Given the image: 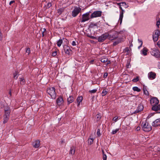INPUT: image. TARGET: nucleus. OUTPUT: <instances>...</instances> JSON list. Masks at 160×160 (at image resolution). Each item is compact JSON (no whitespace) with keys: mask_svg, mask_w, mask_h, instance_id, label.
<instances>
[{"mask_svg":"<svg viewBox=\"0 0 160 160\" xmlns=\"http://www.w3.org/2000/svg\"><path fill=\"white\" fill-rule=\"evenodd\" d=\"M42 36H44V34L43 32H42Z\"/></svg>","mask_w":160,"mask_h":160,"instance_id":"obj_61","label":"nucleus"},{"mask_svg":"<svg viewBox=\"0 0 160 160\" xmlns=\"http://www.w3.org/2000/svg\"><path fill=\"white\" fill-rule=\"evenodd\" d=\"M139 80V79L138 77H137L135 78H134L132 81L133 82H136L137 81H138Z\"/></svg>","mask_w":160,"mask_h":160,"instance_id":"obj_41","label":"nucleus"},{"mask_svg":"<svg viewBox=\"0 0 160 160\" xmlns=\"http://www.w3.org/2000/svg\"><path fill=\"white\" fill-rule=\"evenodd\" d=\"M95 38V37H93V39H94V38Z\"/></svg>","mask_w":160,"mask_h":160,"instance_id":"obj_64","label":"nucleus"},{"mask_svg":"<svg viewBox=\"0 0 160 160\" xmlns=\"http://www.w3.org/2000/svg\"><path fill=\"white\" fill-rule=\"evenodd\" d=\"M0 107L1 108H3L4 107V106L2 105L1 106H0Z\"/></svg>","mask_w":160,"mask_h":160,"instance_id":"obj_59","label":"nucleus"},{"mask_svg":"<svg viewBox=\"0 0 160 160\" xmlns=\"http://www.w3.org/2000/svg\"><path fill=\"white\" fill-rule=\"evenodd\" d=\"M57 55V52L56 51L53 52L52 54V56L53 57Z\"/></svg>","mask_w":160,"mask_h":160,"instance_id":"obj_48","label":"nucleus"},{"mask_svg":"<svg viewBox=\"0 0 160 160\" xmlns=\"http://www.w3.org/2000/svg\"><path fill=\"white\" fill-rule=\"evenodd\" d=\"M97 24L96 23H92L90 25V28H93L94 26H96Z\"/></svg>","mask_w":160,"mask_h":160,"instance_id":"obj_40","label":"nucleus"},{"mask_svg":"<svg viewBox=\"0 0 160 160\" xmlns=\"http://www.w3.org/2000/svg\"><path fill=\"white\" fill-rule=\"evenodd\" d=\"M157 45L159 47H160V43H159V42H157Z\"/></svg>","mask_w":160,"mask_h":160,"instance_id":"obj_55","label":"nucleus"},{"mask_svg":"<svg viewBox=\"0 0 160 160\" xmlns=\"http://www.w3.org/2000/svg\"><path fill=\"white\" fill-rule=\"evenodd\" d=\"M97 91V89H93L92 90H90L89 91V92L90 93H95Z\"/></svg>","mask_w":160,"mask_h":160,"instance_id":"obj_43","label":"nucleus"},{"mask_svg":"<svg viewBox=\"0 0 160 160\" xmlns=\"http://www.w3.org/2000/svg\"><path fill=\"white\" fill-rule=\"evenodd\" d=\"M107 64H108L109 63H110V61H107Z\"/></svg>","mask_w":160,"mask_h":160,"instance_id":"obj_57","label":"nucleus"},{"mask_svg":"<svg viewBox=\"0 0 160 160\" xmlns=\"http://www.w3.org/2000/svg\"><path fill=\"white\" fill-rule=\"evenodd\" d=\"M64 9L63 8H60L58 10V13L59 15H60L63 11Z\"/></svg>","mask_w":160,"mask_h":160,"instance_id":"obj_32","label":"nucleus"},{"mask_svg":"<svg viewBox=\"0 0 160 160\" xmlns=\"http://www.w3.org/2000/svg\"><path fill=\"white\" fill-rule=\"evenodd\" d=\"M96 118L97 121H99L101 118V115L100 114H98L96 115Z\"/></svg>","mask_w":160,"mask_h":160,"instance_id":"obj_42","label":"nucleus"},{"mask_svg":"<svg viewBox=\"0 0 160 160\" xmlns=\"http://www.w3.org/2000/svg\"><path fill=\"white\" fill-rule=\"evenodd\" d=\"M93 141V138H90L88 139V142L89 144L91 145L92 144Z\"/></svg>","mask_w":160,"mask_h":160,"instance_id":"obj_29","label":"nucleus"},{"mask_svg":"<svg viewBox=\"0 0 160 160\" xmlns=\"http://www.w3.org/2000/svg\"><path fill=\"white\" fill-rule=\"evenodd\" d=\"M63 48L65 53L68 55H69L70 52L71 51L69 47L67 45H65L63 46Z\"/></svg>","mask_w":160,"mask_h":160,"instance_id":"obj_15","label":"nucleus"},{"mask_svg":"<svg viewBox=\"0 0 160 160\" xmlns=\"http://www.w3.org/2000/svg\"><path fill=\"white\" fill-rule=\"evenodd\" d=\"M68 103H70L74 101L73 98L72 96H69L67 99Z\"/></svg>","mask_w":160,"mask_h":160,"instance_id":"obj_20","label":"nucleus"},{"mask_svg":"<svg viewBox=\"0 0 160 160\" xmlns=\"http://www.w3.org/2000/svg\"><path fill=\"white\" fill-rule=\"evenodd\" d=\"M107 61L108 59L106 58H102L101 60V61L103 63L106 62Z\"/></svg>","mask_w":160,"mask_h":160,"instance_id":"obj_36","label":"nucleus"},{"mask_svg":"<svg viewBox=\"0 0 160 160\" xmlns=\"http://www.w3.org/2000/svg\"><path fill=\"white\" fill-rule=\"evenodd\" d=\"M63 102V99L62 97H59L57 100V102L58 105H61Z\"/></svg>","mask_w":160,"mask_h":160,"instance_id":"obj_19","label":"nucleus"},{"mask_svg":"<svg viewBox=\"0 0 160 160\" xmlns=\"http://www.w3.org/2000/svg\"><path fill=\"white\" fill-rule=\"evenodd\" d=\"M159 36L156 35V36L154 34L153 36V38L154 41H156L158 40Z\"/></svg>","mask_w":160,"mask_h":160,"instance_id":"obj_30","label":"nucleus"},{"mask_svg":"<svg viewBox=\"0 0 160 160\" xmlns=\"http://www.w3.org/2000/svg\"><path fill=\"white\" fill-rule=\"evenodd\" d=\"M156 25L158 28H159V26L160 25V18H156Z\"/></svg>","mask_w":160,"mask_h":160,"instance_id":"obj_25","label":"nucleus"},{"mask_svg":"<svg viewBox=\"0 0 160 160\" xmlns=\"http://www.w3.org/2000/svg\"><path fill=\"white\" fill-rule=\"evenodd\" d=\"M118 118V116H116L113 118V120L116 122L117 121Z\"/></svg>","mask_w":160,"mask_h":160,"instance_id":"obj_45","label":"nucleus"},{"mask_svg":"<svg viewBox=\"0 0 160 160\" xmlns=\"http://www.w3.org/2000/svg\"><path fill=\"white\" fill-rule=\"evenodd\" d=\"M15 2V1H11L9 2V5H11L12 3H14Z\"/></svg>","mask_w":160,"mask_h":160,"instance_id":"obj_52","label":"nucleus"},{"mask_svg":"<svg viewBox=\"0 0 160 160\" xmlns=\"http://www.w3.org/2000/svg\"><path fill=\"white\" fill-rule=\"evenodd\" d=\"M26 52L27 53H28V54L30 53V49L29 48H27L26 49Z\"/></svg>","mask_w":160,"mask_h":160,"instance_id":"obj_46","label":"nucleus"},{"mask_svg":"<svg viewBox=\"0 0 160 160\" xmlns=\"http://www.w3.org/2000/svg\"><path fill=\"white\" fill-rule=\"evenodd\" d=\"M155 34L156 36V35L159 36L160 34V31L158 30H156L155 32Z\"/></svg>","mask_w":160,"mask_h":160,"instance_id":"obj_38","label":"nucleus"},{"mask_svg":"<svg viewBox=\"0 0 160 160\" xmlns=\"http://www.w3.org/2000/svg\"><path fill=\"white\" fill-rule=\"evenodd\" d=\"M81 9L80 7H75L72 12V15L73 17H76L81 12Z\"/></svg>","mask_w":160,"mask_h":160,"instance_id":"obj_5","label":"nucleus"},{"mask_svg":"<svg viewBox=\"0 0 160 160\" xmlns=\"http://www.w3.org/2000/svg\"><path fill=\"white\" fill-rule=\"evenodd\" d=\"M143 92L144 93L147 95H149V92H148V91L146 90V88H143Z\"/></svg>","mask_w":160,"mask_h":160,"instance_id":"obj_37","label":"nucleus"},{"mask_svg":"<svg viewBox=\"0 0 160 160\" xmlns=\"http://www.w3.org/2000/svg\"><path fill=\"white\" fill-rule=\"evenodd\" d=\"M156 73L153 72H150L148 74V77L150 80H153L156 78Z\"/></svg>","mask_w":160,"mask_h":160,"instance_id":"obj_10","label":"nucleus"},{"mask_svg":"<svg viewBox=\"0 0 160 160\" xmlns=\"http://www.w3.org/2000/svg\"><path fill=\"white\" fill-rule=\"evenodd\" d=\"M94 60H92L90 61V63L91 64H93V62H94Z\"/></svg>","mask_w":160,"mask_h":160,"instance_id":"obj_53","label":"nucleus"},{"mask_svg":"<svg viewBox=\"0 0 160 160\" xmlns=\"http://www.w3.org/2000/svg\"><path fill=\"white\" fill-rule=\"evenodd\" d=\"M138 110L137 112H139L142 110L143 109V107L142 105H140L138 107Z\"/></svg>","mask_w":160,"mask_h":160,"instance_id":"obj_39","label":"nucleus"},{"mask_svg":"<svg viewBox=\"0 0 160 160\" xmlns=\"http://www.w3.org/2000/svg\"><path fill=\"white\" fill-rule=\"evenodd\" d=\"M109 36V34L105 33L101 35L98 38V41L99 42L104 41Z\"/></svg>","mask_w":160,"mask_h":160,"instance_id":"obj_8","label":"nucleus"},{"mask_svg":"<svg viewBox=\"0 0 160 160\" xmlns=\"http://www.w3.org/2000/svg\"><path fill=\"white\" fill-rule=\"evenodd\" d=\"M49 4H50V6H51V3H49Z\"/></svg>","mask_w":160,"mask_h":160,"instance_id":"obj_63","label":"nucleus"},{"mask_svg":"<svg viewBox=\"0 0 160 160\" xmlns=\"http://www.w3.org/2000/svg\"><path fill=\"white\" fill-rule=\"evenodd\" d=\"M152 110L155 111L157 113H160V104H158L152 106Z\"/></svg>","mask_w":160,"mask_h":160,"instance_id":"obj_11","label":"nucleus"},{"mask_svg":"<svg viewBox=\"0 0 160 160\" xmlns=\"http://www.w3.org/2000/svg\"><path fill=\"white\" fill-rule=\"evenodd\" d=\"M40 141L39 140H36L33 143V145L35 148H38L40 146Z\"/></svg>","mask_w":160,"mask_h":160,"instance_id":"obj_18","label":"nucleus"},{"mask_svg":"<svg viewBox=\"0 0 160 160\" xmlns=\"http://www.w3.org/2000/svg\"><path fill=\"white\" fill-rule=\"evenodd\" d=\"M132 89L134 91L138 92H139L141 91L140 89L137 87H133L132 88Z\"/></svg>","mask_w":160,"mask_h":160,"instance_id":"obj_26","label":"nucleus"},{"mask_svg":"<svg viewBox=\"0 0 160 160\" xmlns=\"http://www.w3.org/2000/svg\"><path fill=\"white\" fill-rule=\"evenodd\" d=\"M107 75H108L107 73H106V74H104V76H103L104 78H106L107 77Z\"/></svg>","mask_w":160,"mask_h":160,"instance_id":"obj_54","label":"nucleus"},{"mask_svg":"<svg viewBox=\"0 0 160 160\" xmlns=\"http://www.w3.org/2000/svg\"><path fill=\"white\" fill-rule=\"evenodd\" d=\"M111 32L112 34H109V36L108 37L109 39L111 40L116 39L118 37V33L114 31H112Z\"/></svg>","mask_w":160,"mask_h":160,"instance_id":"obj_4","label":"nucleus"},{"mask_svg":"<svg viewBox=\"0 0 160 160\" xmlns=\"http://www.w3.org/2000/svg\"><path fill=\"white\" fill-rule=\"evenodd\" d=\"M62 43V40L60 39L57 42V46L60 47L61 46Z\"/></svg>","mask_w":160,"mask_h":160,"instance_id":"obj_27","label":"nucleus"},{"mask_svg":"<svg viewBox=\"0 0 160 160\" xmlns=\"http://www.w3.org/2000/svg\"><path fill=\"white\" fill-rule=\"evenodd\" d=\"M2 33H1V31H0V40H1L2 39Z\"/></svg>","mask_w":160,"mask_h":160,"instance_id":"obj_49","label":"nucleus"},{"mask_svg":"<svg viewBox=\"0 0 160 160\" xmlns=\"http://www.w3.org/2000/svg\"><path fill=\"white\" fill-rule=\"evenodd\" d=\"M102 152L103 153L102 158L103 160H107V156L104 153V151L102 150Z\"/></svg>","mask_w":160,"mask_h":160,"instance_id":"obj_31","label":"nucleus"},{"mask_svg":"<svg viewBox=\"0 0 160 160\" xmlns=\"http://www.w3.org/2000/svg\"><path fill=\"white\" fill-rule=\"evenodd\" d=\"M102 12L100 11H96L93 12L90 16L91 18L100 17L102 15Z\"/></svg>","mask_w":160,"mask_h":160,"instance_id":"obj_6","label":"nucleus"},{"mask_svg":"<svg viewBox=\"0 0 160 160\" xmlns=\"http://www.w3.org/2000/svg\"><path fill=\"white\" fill-rule=\"evenodd\" d=\"M75 152V148L74 147H72L71 148L70 151V154H74Z\"/></svg>","mask_w":160,"mask_h":160,"instance_id":"obj_23","label":"nucleus"},{"mask_svg":"<svg viewBox=\"0 0 160 160\" xmlns=\"http://www.w3.org/2000/svg\"><path fill=\"white\" fill-rule=\"evenodd\" d=\"M121 11H120V16L119 20L118 21V23H120V24L121 25L122 22V19L123 17V14L125 12L124 10L122 8V9H121Z\"/></svg>","mask_w":160,"mask_h":160,"instance_id":"obj_12","label":"nucleus"},{"mask_svg":"<svg viewBox=\"0 0 160 160\" xmlns=\"http://www.w3.org/2000/svg\"><path fill=\"white\" fill-rule=\"evenodd\" d=\"M118 4L119 5V7L120 9H122V7L126 8L128 7V6L126 4L125 2H123L121 3H118Z\"/></svg>","mask_w":160,"mask_h":160,"instance_id":"obj_16","label":"nucleus"},{"mask_svg":"<svg viewBox=\"0 0 160 160\" xmlns=\"http://www.w3.org/2000/svg\"><path fill=\"white\" fill-rule=\"evenodd\" d=\"M20 83L21 84L23 85L25 83V81L23 78H20Z\"/></svg>","mask_w":160,"mask_h":160,"instance_id":"obj_34","label":"nucleus"},{"mask_svg":"<svg viewBox=\"0 0 160 160\" xmlns=\"http://www.w3.org/2000/svg\"><path fill=\"white\" fill-rule=\"evenodd\" d=\"M43 32L46 31V29L45 28H43Z\"/></svg>","mask_w":160,"mask_h":160,"instance_id":"obj_60","label":"nucleus"},{"mask_svg":"<svg viewBox=\"0 0 160 160\" xmlns=\"http://www.w3.org/2000/svg\"><path fill=\"white\" fill-rule=\"evenodd\" d=\"M138 43L140 44V45L138 47V49H139L142 47L143 42L142 40L139 39H138Z\"/></svg>","mask_w":160,"mask_h":160,"instance_id":"obj_28","label":"nucleus"},{"mask_svg":"<svg viewBox=\"0 0 160 160\" xmlns=\"http://www.w3.org/2000/svg\"><path fill=\"white\" fill-rule=\"evenodd\" d=\"M129 65H127V67L128 68H129Z\"/></svg>","mask_w":160,"mask_h":160,"instance_id":"obj_62","label":"nucleus"},{"mask_svg":"<svg viewBox=\"0 0 160 160\" xmlns=\"http://www.w3.org/2000/svg\"><path fill=\"white\" fill-rule=\"evenodd\" d=\"M141 128L139 126H138L137 127V128H136V130L137 131H139L140 129Z\"/></svg>","mask_w":160,"mask_h":160,"instance_id":"obj_51","label":"nucleus"},{"mask_svg":"<svg viewBox=\"0 0 160 160\" xmlns=\"http://www.w3.org/2000/svg\"><path fill=\"white\" fill-rule=\"evenodd\" d=\"M119 130V128H117L115 130H113L112 131V134H114L116 133Z\"/></svg>","mask_w":160,"mask_h":160,"instance_id":"obj_35","label":"nucleus"},{"mask_svg":"<svg viewBox=\"0 0 160 160\" xmlns=\"http://www.w3.org/2000/svg\"><path fill=\"white\" fill-rule=\"evenodd\" d=\"M9 94L11 96V91H10L9 92Z\"/></svg>","mask_w":160,"mask_h":160,"instance_id":"obj_58","label":"nucleus"},{"mask_svg":"<svg viewBox=\"0 0 160 160\" xmlns=\"http://www.w3.org/2000/svg\"><path fill=\"white\" fill-rule=\"evenodd\" d=\"M142 130L145 132L150 131L152 129L151 125L146 121L142 122Z\"/></svg>","mask_w":160,"mask_h":160,"instance_id":"obj_1","label":"nucleus"},{"mask_svg":"<svg viewBox=\"0 0 160 160\" xmlns=\"http://www.w3.org/2000/svg\"><path fill=\"white\" fill-rule=\"evenodd\" d=\"M108 93V92L105 90H103L102 93V96H105Z\"/></svg>","mask_w":160,"mask_h":160,"instance_id":"obj_33","label":"nucleus"},{"mask_svg":"<svg viewBox=\"0 0 160 160\" xmlns=\"http://www.w3.org/2000/svg\"><path fill=\"white\" fill-rule=\"evenodd\" d=\"M97 134L98 136L99 137L101 135L100 132V130L99 129H98L97 131Z\"/></svg>","mask_w":160,"mask_h":160,"instance_id":"obj_44","label":"nucleus"},{"mask_svg":"<svg viewBox=\"0 0 160 160\" xmlns=\"http://www.w3.org/2000/svg\"><path fill=\"white\" fill-rule=\"evenodd\" d=\"M72 46H76V42L75 41H73L72 42Z\"/></svg>","mask_w":160,"mask_h":160,"instance_id":"obj_50","label":"nucleus"},{"mask_svg":"<svg viewBox=\"0 0 160 160\" xmlns=\"http://www.w3.org/2000/svg\"><path fill=\"white\" fill-rule=\"evenodd\" d=\"M83 99V98L82 96H80L78 97L77 99V102L78 103V106L80 105V102H81Z\"/></svg>","mask_w":160,"mask_h":160,"instance_id":"obj_21","label":"nucleus"},{"mask_svg":"<svg viewBox=\"0 0 160 160\" xmlns=\"http://www.w3.org/2000/svg\"><path fill=\"white\" fill-rule=\"evenodd\" d=\"M159 102V100L156 97L152 98L150 100V103L152 106L156 105H158Z\"/></svg>","mask_w":160,"mask_h":160,"instance_id":"obj_9","label":"nucleus"},{"mask_svg":"<svg viewBox=\"0 0 160 160\" xmlns=\"http://www.w3.org/2000/svg\"><path fill=\"white\" fill-rule=\"evenodd\" d=\"M17 77H18V76H17V75H15V76H14V78L15 79H16L17 78Z\"/></svg>","mask_w":160,"mask_h":160,"instance_id":"obj_56","label":"nucleus"},{"mask_svg":"<svg viewBox=\"0 0 160 160\" xmlns=\"http://www.w3.org/2000/svg\"><path fill=\"white\" fill-rule=\"evenodd\" d=\"M124 52L126 53V54L129 55L130 53V51L128 48H126L124 50Z\"/></svg>","mask_w":160,"mask_h":160,"instance_id":"obj_24","label":"nucleus"},{"mask_svg":"<svg viewBox=\"0 0 160 160\" xmlns=\"http://www.w3.org/2000/svg\"><path fill=\"white\" fill-rule=\"evenodd\" d=\"M47 92L52 99H55L56 96L55 89L54 87H51L47 89Z\"/></svg>","mask_w":160,"mask_h":160,"instance_id":"obj_2","label":"nucleus"},{"mask_svg":"<svg viewBox=\"0 0 160 160\" xmlns=\"http://www.w3.org/2000/svg\"><path fill=\"white\" fill-rule=\"evenodd\" d=\"M89 12H87L82 15L81 21V22H84L89 19Z\"/></svg>","mask_w":160,"mask_h":160,"instance_id":"obj_7","label":"nucleus"},{"mask_svg":"<svg viewBox=\"0 0 160 160\" xmlns=\"http://www.w3.org/2000/svg\"><path fill=\"white\" fill-rule=\"evenodd\" d=\"M10 116H8L7 115H4L3 116V123H6L8 121Z\"/></svg>","mask_w":160,"mask_h":160,"instance_id":"obj_22","label":"nucleus"},{"mask_svg":"<svg viewBox=\"0 0 160 160\" xmlns=\"http://www.w3.org/2000/svg\"><path fill=\"white\" fill-rule=\"evenodd\" d=\"M148 51V49L146 47H144L141 51V53L144 56H146L147 54V52Z\"/></svg>","mask_w":160,"mask_h":160,"instance_id":"obj_17","label":"nucleus"},{"mask_svg":"<svg viewBox=\"0 0 160 160\" xmlns=\"http://www.w3.org/2000/svg\"><path fill=\"white\" fill-rule=\"evenodd\" d=\"M119 42L120 41L119 40L115 41L113 43V45H116L118 44Z\"/></svg>","mask_w":160,"mask_h":160,"instance_id":"obj_47","label":"nucleus"},{"mask_svg":"<svg viewBox=\"0 0 160 160\" xmlns=\"http://www.w3.org/2000/svg\"><path fill=\"white\" fill-rule=\"evenodd\" d=\"M152 126L153 127H157L160 126V118L157 119L153 122Z\"/></svg>","mask_w":160,"mask_h":160,"instance_id":"obj_14","label":"nucleus"},{"mask_svg":"<svg viewBox=\"0 0 160 160\" xmlns=\"http://www.w3.org/2000/svg\"><path fill=\"white\" fill-rule=\"evenodd\" d=\"M4 111L5 115L10 116L11 110L10 108L8 106H6L4 108Z\"/></svg>","mask_w":160,"mask_h":160,"instance_id":"obj_13","label":"nucleus"},{"mask_svg":"<svg viewBox=\"0 0 160 160\" xmlns=\"http://www.w3.org/2000/svg\"><path fill=\"white\" fill-rule=\"evenodd\" d=\"M150 52L152 56H154L156 58H158L160 57V52L156 48L152 49Z\"/></svg>","mask_w":160,"mask_h":160,"instance_id":"obj_3","label":"nucleus"}]
</instances>
